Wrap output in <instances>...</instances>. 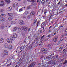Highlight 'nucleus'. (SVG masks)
<instances>
[{"instance_id":"obj_45","label":"nucleus","mask_w":67,"mask_h":67,"mask_svg":"<svg viewBox=\"0 0 67 67\" xmlns=\"http://www.w3.org/2000/svg\"><path fill=\"white\" fill-rule=\"evenodd\" d=\"M41 64L40 63H38V64L37 65H38V67H41Z\"/></svg>"},{"instance_id":"obj_43","label":"nucleus","mask_w":67,"mask_h":67,"mask_svg":"<svg viewBox=\"0 0 67 67\" xmlns=\"http://www.w3.org/2000/svg\"><path fill=\"white\" fill-rule=\"evenodd\" d=\"M49 13H50L51 14H52V13H53V10H50Z\"/></svg>"},{"instance_id":"obj_22","label":"nucleus","mask_w":67,"mask_h":67,"mask_svg":"<svg viewBox=\"0 0 67 67\" xmlns=\"http://www.w3.org/2000/svg\"><path fill=\"white\" fill-rule=\"evenodd\" d=\"M4 47L5 48H7L8 47V44L7 43H5L4 44Z\"/></svg>"},{"instance_id":"obj_34","label":"nucleus","mask_w":67,"mask_h":67,"mask_svg":"<svg viewBox=\"0 0 67 67\" xmlns=\"http://www.w3.org/2000/svg\"><path fill=\"white\" fill-rule=\"evenodd\" d=\"M67 63V60H65V62L63 63V65H66Z\"/></svg>"},{"instance_id":"obj_41","label":"nucleus","mask_w":67,"mask_h":67,"mask_svg":"<svg viewBox=\"0 0 67 67\" xmlns=\"http://www.w3.org/2000/svg\"><path fill=\"white\" fill-rule=\"evenodd\" d=\"M53 26L52 25L50 26L49 27V29H52V27H53Z\"/></svg>"},{"instance_id":"obj_55","label":"nucleus","mask_w":67,"mask_h":67,"mask_svg":"<svg viewBox=\"0 0 67 67\" xmlns=\"http://www.w3.org/2000/svg\"><path fill=\"white\" fill-rule=\"evenodd\" d=\"M36 21H34V22L33 23L35 25V24L36 23Z\"/></svg>"},{"instance_id":"obj_17","label":"nucleus","mask_w":67,"mask_h":67,"mask_svg":"<svg viewBox=\"0 0 67 67\" xmlns=\"http://www.w3.org/2000/svg\"><path fill=\"white\" fill-rule=\"evenodd\" d=\"M5 16V15L4 14H2L0 15V18H4Z\"/></svg>"},{"instance_id":"obj_26","label":"nucleus","mask_w":67,"mask_h":67,"mask_svg":"<svg viewBox=\"0 0 67 67\" xmlns=\"http://www.w3.org/2000/svg\"><path fill=\"white\" fill-rule=\"evenodd\" d=\"M46 1L44 0H42V2H41V3L42 4H45V2Z\"/></svg>"},{"instance_id":"obj_44","label":"nucleus","mask_w":67,"mask_h":67,"mask_svg":"<svg viewBox=\"0 0 67 67\" xmlns=\"http://www.w3.org/2000/svg\"><path fill=\"white\" fill-rule=\"evenodd\" d=\"M53 30H54V29H53L52 30L50 29L49 31H48V32L49 33H50V32H51V31H53Z\"/></svg>"},{"instance_id":"obj_12","label":"nucleus","mask_w":67,"mask_h":67,"mask_svg":"<svg viewBox=\"0 0 67 67\" xmlns=\"http://www.w3.org/2000/svg\"><path fill=\"white\" fill-rule=\"evenodd\" d=\"M22 30H24V31H26L27 30V27L26 26H24L22 27Z\"/></svg>"},{"instance_id":"obj_11","label":"nucleus","mask_w":67,"mask_h":67,"mask_svg":"<svg viewBox=\"0 0 67 67\" xmlns=\"http://www.w3.org/2000/svg\"><path fill=\"white\" fill-rule=\"evenodd\" d=\"M7 42H8V43H12V42L11 40L9 38H8L7 39Z\"/></svg>"},{"instance_id":"obj_29","label":"nucleus","mask_w":67,"mask_h":67,"mask_svg":"<svg viewBox=\"0 0 67 67\" xmlns=\"http://www.w3.org/2000/svg\"><path fill=\"white\" fill-rule=\"evenodd\" d=\"M1 21H5V19L4 18H3L1 19Z\"/></svg>"},{"instance_id":"obj_51","label":"nucleus","mask_w":67,"mask_h":67,"mask_svg":"<svg viewBox=\"0 0 67 67\" xmlns=\"http://www.w3.org/2000/svg\"><path fill=\"white\" fill-rule=\"evenodd\" d=\"M58 38V37L56 36L54 38V39H55V40H57V38Z\"/></svg>"},{"instance_id":"obj_36","label":"nucleus","mask_w":67,"mask_h":67,"mask_svg":"<svg viewBox=\"0 0 67 67\" xmlns=\"http://www.w3.org/2000/svg\"><path fill=\"white\" fill-rule=\"evenodd\" d=\"M11 63L10 62H8V65H7V67H8V66H10V65H11Z\"/></svg>"},{"instance_id":"obj_57","label":"nucleus","mask_w":67,"mask_h":67,"mask_svg":"<svg viewBox=\"0 0 67 67\" xmlns=\"http://www.w3.org/2000/svg\"><path fill=\"white\" fill-rule=\"evenodd\" d=\"M62 48H63V47H61L59 48V49H62Z\"/></svg>"},{"instance_id":"obj_30","label":"nucleus","mask_w":67,"mask_h":67,"mask_svg":"<svg viewBox=\"0 0 67 67\" xmlns=\"http://www.w3.org/2000/svg\"><path fill=\"white\" fill-rule=\"evenodd\" d=\"M18 31H19V32H21V31H22V30H21V29L19 27H18Z\"/></svg>"},{"instance_id":"obj_15","label":"nucleus","mask_w":67,"mask_h":67,"mask_svg":"<svg viewBox=\"0 0 67 67\" xmlns=\"http://www.w3.org/2000/svg\"><path fill=\"white\" fill-rule=\"evenodd\" d=\"M13 36L15 38H16L18 37V35L16 34H14Z\"/></svg>"},{"instance_id":"obj_16","label":"nucleus","mask_w":67,"mask_h":67,"mask_svg":"<svg viewBox=\"0 0 67 67\" xmlns=\"http://www.w3.org/2000/svg\"><path fill=\"white\" fill-rule=\"evenodd\" d=\"M12 10V7H9L8 8H7V10L8 11H10Z\"/></svg>"},{"instance_id":"obj_23","label":"nucleus","mask_w":67,"mask_h":67,"mask_svg":"<svg viewBox=\"0 0 67 67\" xmlns=\"http://www.w3.org/2000/svg\"><path fill=\"white\" fill-rule=\"evenodd\" d=\"M41 23V22L40 21H38L37 23V26L40 25V23Z\"/></svg>"},{"instance_id":"obj_8","label":"nucleus","mask_w":67,"mask_h":67,"mask_svg":"<svg viewBox=\"0 0 67 67\" xmlns=\"http://www.w3.org/2000/svg\"><path fill=\"white\" fill-rule=\"evenodd\" d=\"M4 4V1H0V6H3Z\"/></svg>"},{"instance_id":"obj_7","label":"nucleus","mask_w":67,"mask_h":67,"mask_svg":"<svg viewBox=\"0 0 67 67\" xmlns=\"http://www.w3.org/2000/svg\"><path fill=\"white\" fill-rule=\"evenodd\" d=\"M19 23L20 24H21V25H24V23L23 20H20L19 21Z\"/></svg>"},{"instance_id":"obj_61","label":"nucleus","mask_w":67,"mask_h":67,"mask_svg":"<svg viewBox=\"0 0 67 67\" xmlns=\"http://www.w3.org/2000/svg\"><path fill=\"white\" fill-rule=\"evenodd\" d=\"M63 41V39H61L59 41L61 42V41Z\"/></svg>"},{"instance_id":"obj_2","label":"nucleus","mask_w":67,"mask_h":67,"mask_svg":"<svg viewBox=\"0 0 67 67\" xmlns=\"http://www.w3.org/2000/svg\"><path fill=\"white\" fill-rule=\"evenodd\" d=\"M33 44V43H32L31 45L29 46V49L30 51H33V49H34V46L32 45Z\"/></svg>"},{"instance_id":"obj_14","label":"nucleus","mask_w":67,"mask_h":67,"mask_svg":"<svg viewBox=\"0 0 67 67\" xmlns=\"http://www.w3.org/2000/svg\"><path fill=\"white\" fill-rule=\"evenodd\" d=\"M18 29V27H15L13 29V31L14 32H15V31H16V30H17V29Z\"/></svg>"},{"instance_id":"obj_64","label":"nucleus","mask_w":67,"mask_h":67,"mask_svg":"<svg viewBox=\"0 0 67 67\" xmlns=\"http://www.w3.org/2000/svg\"><path fill=\"white\" fill-rule=\"evenodd\" d=\"M48 37H51V35H48Z\"/></svg>"},{"instance_id":"obj_40","label":"nucleus","mask_w":67,"mask_h":67,"mask_svg":"<svg viewBox=\"0 0 67 67\" xmlns=\"http://www.w3.org/2000/svg\"><path fill=\"white\" fill-rule=\"evenodd\" d=\"M28 19H31V15H29L27 17Z\"/></svg>"},{"instance_id":"obj_47","label":"nucleus","mask_w":67,"mask_h":67,"mask_svg":"<svg viewBox=\"0 0 67 67\" xmlns=\"http://www.w3.org/2000/svg\"><path fill=\"white\" fill-rule=\"evenodd\" d=\"M61 43V42L60 41H59L58 43H57V45H59V44H60Z\"/></svg>"},{"instance_id":"obj_6","label":"nucleus","mask_w":67,"mask_h":67,"mask_svg":"<svg viewBox=\"0 0 67 67\" xmlns=\"http://www.w3.org/2000/svg\"><path fill=\"white\" fill-rule=\"evenodd\" d=\"M39 41L40 40H38V37H36L34 41L32 42V44H34L35 42H37V41Z\"/></svg>"},{"instance_id":"obj_59","label":"nucleus","mask_w":67,"mask_h":67,"mask_svg":"<svg viewBox=\"0 0 67 67\" xmlns=\"http://www.w3.org/2000/svg\"><path fill=\"white\" fill-rule=\"evenodd\" d=\"M65 49H63V51L62 52H64V53L65 51Z\"/></svg>"},{"instance_id":"obj_48","label":"nucleus","mask_w":67,"mask_h":67,"mask_svg":"<svg viewBox=\"0 0 67 67\" xmlns=\"http://www.w3.org/2000/svg\"><path fill=\"white\" fill-rule=\"evenodd\" d=\"M4 27H7V28H8V27H9V25H7V26H4Z\"/></svg>"},{"instance_id":"obj_46","label":"nucleus","mask_w":67,"mask_h":67,"mask_svg":"<svg viewBox=\"0 0 67 67\" xmlns=\"http://www.w3.org/2000/svg\"><path fill=\"white\" fill-rule=\"evenodd\" d=\"M45 36V35H43L41 38V39H44V37Z\"/></svg>"},{"instance_id":"obj_21","label":"nucleus","mask_w":67,"mask_h":67,"mask_svg":"<svg viewBox=\"0 0 67 67\" xmlns=\"http://www.w3.org/2000/svg\"><path fill=\"white\" fill-rule=\"evenodd\" d=\"M4 26H5V25H1V29H3L4 27Z\"/></svg>"},{"instance_id":"obj_3","label":"nucleus","mask_w":67,"mask_h":67,"mask_svg":"<svg viewBox=\"0 0 67 67\" xmlns=\"http://www.w3.org/2000/svg\"><path fill=\"white\" fill-rule=\"evenodd\" d=\"M13 7L15 8L16 9H18V8H19V6H18V3H15L13 4Z\"/></svg>"},{"instance_id":"obj_63","label":"nucleus","mask_w":67,"mask_h":67,"mask_svg":"<svg viewBox=\"0 0 67 67\" xmlns=\"http://www.w3.org/2000/svg\"><path fill=\"white\" fill-rule=\"evenodd\" d=\"M55 57H56V58H58V56L57 55H56L55 56Z\"/></svg>"},{"instance_id":"obj_32","label":"nucleus","mask_w":67,"mask_h":67,"mask_svg":"<svg viewBox=\"0 0 67 67\" xmlns=\"http://www.w3.org/2000/svg\"><path fill=\"white\" fill-rule=\"evenodd\" d=\"M7 3H10V0H4Z\"/></svg>"},{"instance_id":"obj_5","label":"nucleus","mask_w":67,"mask_h":67,"mask_svg":"<svg viewBox=\"0 0 67 67\" xmlns=\"http://www.w3.org/2000/svg\"><path fill=\"white\" fill-rule=\"evenodd\" d=\"M36 63L35 62L32 63L30 65L28 66V67H34L36 65Z\"/></svg>"},{"instance_id":"obj_20","label":"nucleus","mask_w":67,"mask_h":67,"mask_svg":"<svg viewBox=\"0 0 67 67\" xmlns=\"http://www.w3.org/2000/svg\"><path fill=\"white\" fill-rule=\"evenodd\" d=\"M11 24H16V22L15 21H13L11 22Z\"/></svg>"},{"instance_id":"obj_9","label":"nucleus","mask_w":67,"mask_h":67,"mask_svg":"<svg viewBox=\"0 0 67 67\" xmlns=\"http://www.w3.org/2000/svg\"><path fill=\"white\" fill-rule=\"evenodd\" d=\"M32 3L31 4V5H33L34 7H35L37 4V3L36 2H35L34 1V2H32Z\"/></svg>"},{"instance_id":"obj_38","label":"nucleus","mask_w":67,"mask_h":67,"mask_svg":"<svg viewBox=\"0 0 67 67\" xmlns=\"http://www.w3.org/2000/svg\"><path fill=\"white\" fill-rule=\"evenodd\" d=\"M38 31L39 32H40V33H42V29H40L38 30Z\"/></svg>"},{"instance_id":"obj_31","label":"nucleus","mask_w":67,"mask_h":67,"mask_svg":"<svg viewBox=\"0 0 67 67\" xmlns=\"http://www.w3.org/2000/svg\"><path fill=\"white\" fill-rule=\"evenodd\" d=\"M12 45H10L9 46V49H12Z\"/></svg>"},{"instance_id":"obj_42","label":"nucleus","mask_w":67,"mask_h":67,"mask_svg":"<svg viewBox=\"0 0 67 67\" xmlns=\"http://www.w3.org/2000/svg\"><path fill=\"white\" fill-rule=\"evenodd\" d=\"M23 11V9H22V8H21V9H19V12H21V11Z\"/></svg>"},{"instance_id":"obj_56","label":"nucleus","mask_w":67,"mask_h":67,"mask_svg":"<svg viewBox=\"0 0 67 67\" xmlns=\"http://www.w3.org/2000/svg\"><path fill=\"white\" fill-rule=\"evenodd\" d=\"M49 39V38H46L45 40V41H47V40H48V39Z\"/></svg>"},{"instance_id":"obj_60","label":"nucleus","mask_w":67,"mask_h":67,"mask_svg":"<svg viewBox=\"0 0 67 67\" xmlns=\"http://www.w3.org/2000/svg\"><path fill=\"white\" fill-rule=\"evenodd\" d=\"M34 21H35L36 22H37V19H35Z\"/></svg>"},{"instance_id":"obj_37","label":"nucleus","mask_w":67,"mask_h":67,"mask_svg":"<svg viewBox=\"0 0 67 67\" xmlns=\"http://www.w3.org/2000/svg\"><path fill=\"white\" fill-rule=\"evenodd\" d=\"M4 11V9H2L0 10V13H2L3 11Z\"/></svg>"},{"instance_id":"obj_1","label":"nucleus","mask_w":67,"mask_h":67,"mask_svg":"<svg viewBox=\"0 0 67 67\" xmlns=\"http://www.w3.org/2000/svg\"><path fill=\"white\" fill-rule=\"evenodd\" d=\"M54 53H53V54H52L51 55L46 57V59L47 60H50V59L52 58V57H53V56H54Z\"/></svg>"},{"instance_id":"obj_49","label":"nucleus","mask_w":67,"mask_h":67,"mask_svg":"<svg viewBox=\"0 0 67 67\" xmlns=\"http://www.w3.org/2000/svg\"><path fill=\"white\" fill-rule=\"evenodd\" d=\"M54 55L53 56V57H52V59H54V58H55L56 57V56H55V55L54 56Z\"/></svg>"},{"instance_id":"obj_10","label":"nucleus","mask_w":67,"mask_h":67,"mask_svg":"<svg viewBox=\"0 0 67 67\" xmlns=\"http://www.w3.org/2000/svg\"><path fill=\"white\" fill-rule=\"evenodd\" d=\"M4 54L5 55H8V51L7 50H4Z\"/></svg>"},{"instance_id":"obj_58","label":"nucleus","mask_w":67,"mask_h":67,"mask_svg":"<svg viewBox=\"0 0 67 67\" xmlns=\"http://www.w3.org/2000/svg\"><path fill=\"white\" fill-rule=\"evenodd\" d=\"M26 40H24V43H26Z\"/></svg>"},{"instance_id":"obj_33","label":"nucleus","mask_w":67,"mask_h":67,"mask_svg":"<svg viewBox=\"0 0 67 67\" xmlns=\"http://www.w3.org/2000/svg\"><path fill=\"white\" fill-rule=\"evenodd\" d=\"M10 38L11 39V40H12L13 41H14V37H13L12 36L10 37Z\"/></svg>"},{"instance_id":"obj_50","label":"nucleus","mask_w":67,"mask_h":67,"mask_svg":"<svg viewBox=\"0 0 67 67\" xmlns=\"http://www.w3.org/2000/svg\"><path fill=\"white\" fill-rule=\"evenodd\" d=\"M26 3V1H23V3Z\"/></svg>"},{"instance_id":"obj_54","label":"nucleus","mask_w":67,"mask_h":67,"mask_svg":"<svg viewBox=\"0 0 67 67\" xmlns=\"http://www.w3.org/2000/svg\"><path fill=\"white\" fill-rule=\"evenodd\" d=\"M23 19H26V17H25V16H23Z\"/></svg>"},{"instance_id":"obj_28","label":"nucleus","mask_w":67,"mask_h":67,"mask_svg":"<svg viewBox=\"0 0 67 67\" xmlns=\"http://www.w3.org/2000/svg\"><path fill=\"white\" fill-rule=\"evenodd\" d=\"M28 2H34V0H27Z\"/></svg>"},{"instance_id":"obj_25","label":"nucleus","mask_w":67,"mask_h":67,"mask_svg":"<svg viewBox=\"0 0 67 67\" xmlns=\"http://www.w3.org/2000/svg\"><path fill=\"white\" fill-rule=\"evenodd\" d=\"M13 19V17L11 16L8 18V20L9 21H11V20H12Z\"/></svg>"},{"instance_id":"obj_39","label":"nucleus","mask_w":67,"mask_h":67,"mask_svg":"<svg viewBox=\"0 0 67 67\" xmlns=\"http://www.w3.org/2000/svg\"><path fill=\"white\" fill-rule=\"evenodd\" d=\"M51 45H52V44H49L48 45H47V47H51Z\"/></svg>"},{"instance_id":"obj_19","label":"nucleus","mask_w":67,"mask_h":67,"mask_svg":"<svg viewBox=\"0 0 67 67\" xmlns=\"http://www.w3.org/2000/svg\"><path fill=\"white\" fill-rule=\"evenodd\" d=\"M29 14V12L28 11H26L25 12V13H24L23 14L24 15H27V14Z\"/></svg>"},{"instance_id":"obj_27","label":"nucleus","mask_w":67,"mask_h":67,"mask_svg":"<svg viewBox=\"0 0 67 67\" xmlns=\"http://www.w3.org/2000/svg\"><path fill=\"white\" fill-rule=\"evenodd\" d=\"M29 58H30V56H29V57H28V59H27V63H30V61H29Z\"/></svg>"},{"instance_id":"obj_62","label":"nucleus","mask_w":67,"mask_h":67,"mask_svg":"<svg viewBox=\"0 0 67 67\" xmlns=\"http://www.w3.org/2000/svg\"><path fill=\"white\" fill-rule=\"evenodd\" d=\"M44 14H45V15L46 14V11H45L44 12Z\"/></svg>"},{"instance_id":"obj_52","label":"nucleus","mask_w":67,"mask_h":67,"mask_svg":"<svg viewBox=\"0 0 67 67\" xmlns=\"http://www.w3.org/2000/svg\"><path fill=\"white\" fill-rule=\"evenodd\" d=\"M53 40H54V42H56V41H57V40L55 39H54H54H53Z\"/></svg>"},{"instance_id":"obj_4","label":"nucleus","mask_w":67,"mask_h":67,"mask_svg":"<svg viewBox=\"0 0 67 67\" xmlns=\"http://www.w3.org/2000/svg\"><path fill=\"white\" fill-rule=\"evenodd\" d=\"M47 51V49L46 48L42 49V54H46Z\"/></svg>"},{"instance_id":"obj_35","label":"nucleus","mask_w":67,"mask_h":67,"mask_svg":"<svg viewBox=\"0 0 67 67\" xmlns=\"http://www.w3.org/2000/svg\"><path fill=\"white\" fill-rule=\"evenodd\" d=\"M12 14L11 13H8V15L9 16H11V15H12Z\"/></svg>"},{"instance_id":"obj_24","label":"nucleus","mask_w":67,"mask_h":67,"mask_svg":"<svg viewBox=\"0 0 67 67\" xmlns=\"http://www.w3.org/2000/svg\"><path fill=\"white\" fill-rule=\"evenodd\" d=\"M35 13H34V12H32L31 13V15H35Z\"/></svg>"},{"instance_id":"obj_53","label":"nucleus","mask_w":67,"mask_h":67,"mask_svg":"<svg viewBox=\"0 0 67 67\" xmlns=\"http://www.w3.org/2000/svg\"><path fill=\"white\" fill-rule=\"evenodd\" d=\"M5 55L4 53L3 54H2V56L3 57H4Z\"/></svg>"},{"instance_id":"obj_18","label":"nucleus","mask_w":67,"mask_h":67,"mask_svg":"<svg viewBox=\"0 0 67 67\" xmlns=\"http://www.w3.org/2000/svg\"><path fill=\"white\" fill-rule=\"evenodd\" d=\"M48 16L49 17V20H51V18H52L53 16V14H52L50 16V15H48Z\"/></svg>"},{"instance_id":"obj_13","label":"nucleus","mask_w":67,"mask_h":67,"mask_svg":"<svg viewBox=\"0 0 67 67\" xmlns=\"http://www.w3.org/2000/svg\"><path fill=\"white\" fill-rule=\"evenodd\" d=\"M4 41V40L3 38H1L0 40V43H3Z\"/></svg>"}]
</instances>
